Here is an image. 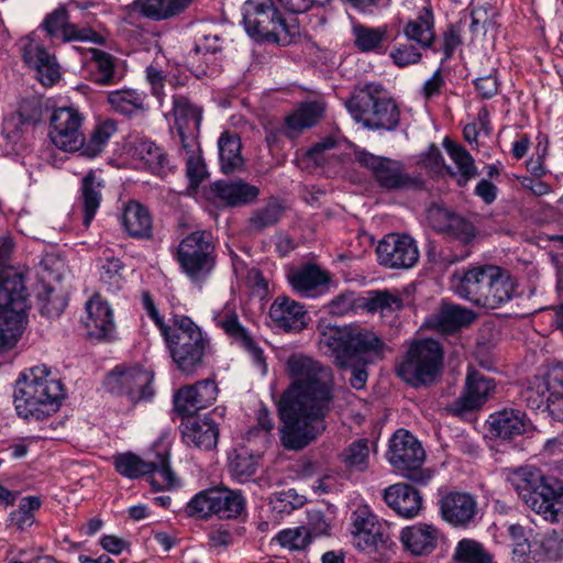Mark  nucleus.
<instances>
[{
  "label": "nucleus",
  "mask_w": 563,
  "mask_h": 563,
  "mask_svg": "<svg viewBox=\"0 0 563 563\" xmlns=\"http://www.w3.org/2000/svg\"><path fill=\"white\" fill-rule=\"evenodd\" d=\"M291 384L283 394L278 411L283 426L280 442L287 450L299 451L325 430L324 418L333 399L332 371L303 354L287 360Z\"/></svg>",
  "instance_id": "1"
},
{
  "label": "nucleus",
  "mask_w": 563,
  "mask_h": 563,
  "mask_svg": "<svg viewBox=\"0 0 563 563\" xmlns=\"http://www.w3.org/2000/svg\"><path fill=\"white\" fill-rule=\"evenodd\" d=\"M320 345L328 347L336 366L351 369L349 383L355 389L365 387L367 365L382 360L386 350L377 334L357 325L330 328L322 333Z\"/></svg>",
  "instance_id": "2"
},
{
  "label": "nucleus",
  "mask_w": 563,
  "mask_h": 563,
  "mask_svg": "<svg viewBox=\"0 0 563 563\" xmlns=\"http://www.w3.org/2000/svg\"><path fill=\"white\" fill-rule=\"evenodd\" d=\"M516 288L510 274L496 265L472 266L451 276V289L456 296L487 309H496L510 301Z\"/></svg>",
  "instance_id": "3"
},
{
  "label": "nucleus",
  "mask_w": 563,
  "mask_h": 563,
  "mask_svg": "<svg viewBox=\"0 0 563 563\" xmlns=\"http://www.w3.org/2000/svg\"><path fill=\"white\" fill-rule=\"evenodd\" d=\"M63 398L60 380L52 377L46 365H38L20 375L13 402L19 417L38 421L55 413Z\"/></svg>",
  "instance_id": "4"
},
{
  "label": "nucleus",
  "mask_w": 563,
  "mask_h": 563,
  "mask_svg": "<svg viewBox=\"0 0 563 563\" xmlns=\"http://www.w3.org/2000/svg\"><path fill=\"white\" fill-rule=\"evenodd\" d=\"M177 369L185 376L195 375L205 364L210 340L189 317L175 314L170 328L162 334Z\"/></svg>",
  "instance_id": "5"
},
{
  "label": "nucleus",
  "mask_w": 563,
  "mask_h": 563,
  "mask_svg": "<svg viewBox=\"0 0 563 563\" xmlns=\"http://www.w3.org/2000/svg\"><path fill=\"white\" fill-rule=\"evenodd\" d=\"M30 309L25 284L12 269L0 275V353L12 349L22 335Z\"/></svg>",
  "instance_id": "6"
},
{
  "label": "nucleus",
  "mask_w": 563,
  "mask_h": 563,
  "mask_svg": "<svg viewBox=\"0 0 563 563\" xmlns=\"http://www.w3.org/2000/svg\"><path fill=\"white\" fill-rule=\"evenodd\" d=\"M345 106L353 119L368 130L390 132L399 125V107L380 84L371 82L356 88Z\"/></svg>",
  "instance_id": "7"
},
{
  "label": "nucleus",
  "mask_w": 563,
  "mask_h": 563,
  "mask_svg": "<svg viewBox=\"0 0 563 563\" xmlns=\"http://www.w3.org/2000/svg\"><path fill=\"white\" fill-rule=\"evenodd\" d=\"M525 504L552 523L563 525V486L544 479L539 471L519 468L509 478Z\"/></svg>",
  "instance_id": "8"
},
{
  "label": "nucleus",
  "mask_w": 563,
  "mask_h": 563,
  "mask_svg": "<svg viewBox=\"0 0 563 563\" xmlns=\"http://www.w3.org/2000/svg\"><path fill=\"white\" fill-rule=\"evenodd\" d=\"M442 357V349L438 341H416L397 366V375L416 388L432 384L440 373Z\"/></svg>",
  "instance_id": "9"
},
{
  "label": "nucleus",
  "mask_w": 563,
  "mask_h": 563,
  "mask_svg": "<svg viewBox=\"0 0 563 563\" xmlns=\"http://www.w3.org/2000/svg\"><path fill=\"white\" fill-rule=\"evenodd\" d=\"M243 23L252 37L274 41L282 45L291 42V27L280 15L275 0H247L243 5Z\"/></svg>",
  "instance_id": "10"
},
{
  "label": "nucleus",
  "mask_w": 563,
  "mask_h": 563,
  "mask_svg": "<svg viewBox=\"0 0 563 563\" xmlns=\"http://www.w3.org/2000/svg\"><path fill=\"white\" fill-rule=\"evenodd\" d=\"M177 261L194 283L203 282L216 265V246L211 232L198 230L181 240Z\"/></svg>",
  "instance_id": "11"
},
{
  "label": "nucleus",
  "mask_w": 563,
  "mask_h": 563,
  "mask_svg": "<svg viewBox=\"0 0 563 563\" xmlns=\"http://www.w3.org/2000/svg\"><path fill=\"white\" fill-rule=\"evenodd\" d=\"M354 158L371 173L375 183L385 190H416L423 187L422 179L407 173L404 164L399 161L378 156L363 148L354 151Z\"/></svg>",
  "instance_id": "12"
},
{
  "label": "nucleus",
  "mask_w": 563,
  "mask_h": 563,
  "mask_svg": "<svg viewBox=\"0 0 563 563\" xmlns=\"http://www.w3.org/2000/svg\"><path fill=\"white\" fill-rule=\"evenodd\" d=\"M426 453L410 432L398 430L389 441L388 461L406 478L426 485L432 477L431 471L423 468Z\"/></svg>",
  "instance_id": "13"
},
{
  "label": "nucleus",
  "mask_w": 563,
  "mask_h": 563,
  "mask_svg": "<svg viewBox=\"0 0 563 563\" xmlns=\"http://www.w3.org/2000/svg\"><path fill=\"white\" fill-rule=\"evenodd\" d=\"M113 464L120 475L131 479L150 475L147 481L154 492L170 489L177 484L167 452L158 453L153 461H144L136 454L126 452L113 456Z\"/></svg>",
  "instance_id": "14"
},
{
  "label": "nucleus",
  "mask_w": 563,
  "mask_h": 563,
  "mask_svg": "<svg viewBox=\"0 0 563 563\" xmlns=\"http://www.w3.org/2000/svg\"><path fill=\"white\" fill-rule=\"evenodd\" d=\"M246 500L240 490L227 487H213L198 493L187 505L190 517L208 518L211 515L220 519H234L245 511Z\"/></svg>",
  "instance_id": "15"
},
{
  "label": "nucleus",
  "mask_w": 563,
  "mask_h": 563,
  "mask_svg": "<svg viewBox=\"0 0 563 563\" xmlns=\"http://www.w3.org/2000/svg\"><path fill=\"white\" fill-rule=\"evenodd\" d=\"M82 115L73 107L54 110L51 117L49 137L53 144L65 152H75L84 145Z\"/></svg>",
  "instance_id": "16"
},
{
  "label": "nucleus",
  "mask_w": 563,
  "mask_h": 563,
  "mask_svg": "<svg viewBox=\"0 0 563 563\" xmlns=\"http://www.w3.org/2000/svg\"><path fill=\"white\" fill-rule=\"evenodd\" d=\"M380 265L391 269H408L419 261V249L416 241L407 234L391 233L386 235L376 247Z\"/></svg>",
  "instance_id": "17"
},
{
  "label": "nucleus",
  "mask_w": 563,
  "mask_h": 563,
  "mask_svg": "<svg viewBox=\"0 0 563 563\" xmlns=\"http://www.w3.org/2000/svg\"><path fill=\"white\" fill-rule=\"evenodd\" d=\"M153 372L133 367L112 372L108 376L107 386L112 393L124 394L131 401L139 402L153 397Z\"/></svg>",
  "instance_id": "18"
},
{
  "label": "nucleus",
  "mask_w": 563,
  "mask_h": 563,
  "mask_svg": "<svg viewBox=\"0 0 563 563\" xmlns=\"http://www.w3.org/2000/svg\"><path fill=\"white\" fill-rule=\"evenodd\" d=\"M494 379L478 371H470L465 382L464 393L446 406V411L455 417L479 409L495 391Z\"/></svg>",
  "instance_id": "19"
},
{
  "label": "nucleus",
  "mask_w": 563,
  "mask_h": 563,
  "mask_svg": "<svg viewBox=\"0 0 563 563\" xmlns=\"http://www.w3.org/2000/svg\"><path fill=\"white\" fill-rule=\"evenodd\" d=\"M442 519L455 528H467L475 522L478 505L475 496L466 492L452 490L439 499Z\"/></svg>",
  "instance_id": "20"
},
{
  "label": "nucleus",
  "mask_w": 563,
  "mask_h": 563,
  "mask_svg": "<svg viewBox=\"0 0 563 563\" xmlns=\"http://www.w3.org/2000/svg\"><path fill=\"white\" fill-rule=\"evenodd\" d=\"M218 396L214 380L207 378L179 388L174 395V406L178 413L188 418L213 404Z\"/></svg>",
  "instance_id": "21"
},
{
  "label": "nucleus",
  "mask_w": 563,
  "mask_h": 563,
  "mask_svg": "<svg viewBox=\"0 0 563 563\" xmlns=\"http://www.w3.org/2000/svg\"><path fill=\"white\" fill-rule=\"evenodd\" d=\"M213 320L224 333L235 343L244 347L253 357V361L261 367L262 372H266V363L262 349H260L250 332L240 323L236 312L228 305L214 312Z\"/></svg>",
  "instance_id": "22"
},
{
  "label": "nucleus",
  "mask_w": 563,
  "mask_h": 563,
  "mask_svg": "<svg viewBox=\"0 0 563 563\" xmlns=\"http://www.w3.org/2000/svg\"><path fill=\"white\" fill-rule=\"evenodd\" d=\"M269 318L276 328L286 332H298L307 325L305 307L285 295L274 299L269 308Z\"/></svg>",
  "instance_id": "23"
},
{
  "label": "nucleus",
  "mask_w": 563,
  "mask_h": 563,
  "mask_svg": "<svg viewBox=\"0 0 563 563\" xmlns=\"http://www.w3.org/2000/svg\"><path fill=\"white\" fill-rule=\"evenodd\" d=\"M180 430L183 440L188 446L209 451L218 443L219 428L209 416L189 417L181 422Z\"/></svg>",
  "instance_id": "24"
},
{
  "label": "nucleus",
  "mask_w": 563,
  "mask_h": 563,
  "mask_svg": "<svg viewBox=\"0 0 563 563\" xmlns=\"http://www.w3.org/2000/svg\"><path fill=\"white\" fill-rule=\"evenodd\" d=\"M384 500L400 517L415 518L422 509V496L418 489L397 483L384 490Z\"/></svg>",
  "instance_id": "25"
},
{
  "label": "nucleus",
  "mask_w": 563,
  "mask_h": 563,
  "mask_svg": "<svg viewBox=\"0 0 563 563\" xmlns=\"http://www.w3.org/2000/svg\"><path fill=\"white\" fill-rule=\"evenodd\" d=\"M42 25L51 38H60L63 42H97V34L91 29H77L75 24L68 22V13L64 7L48 14Z\"/></svg>",
  "instance_id": "26"
},
{
  "label": "nucleus",
  "mask_w": 563,
  "mask_h": 563,
  "mask_svg": "<svg viewBox=\"0 0 563 563\" xmlns=\"http://www.w3.org/2000/svg\"><path fill=\"white\" fill-rule=\"evenodd\" d=\"M431 218L433 228L449 240L468 245L476 236V230L472 222L448 210L438 209L431 213Z\"/></svg>",
  "instance_id": "27"
},
{
  "label": "nucleus",
  "mask_w": 563,
  "mask_h": 563,
  "mask_svg": "<svg viewBox=\"0 0 563 563\" xmlns=\"http://www.w3.org/2000/svg\"><path fill=\"white\" fill-rule=\"evenodd\" d=\"M87 317L85 327L89 336L96 339H111L114 334L115 325L113 314L108 302L99 296L92 297L86 305Z\"/></svg>",
  "instance_id": "28"
},
{
  "label": "nucleus",
  "mask_w": 563,
  "mask_h": 563,
  "mask_svg": "<svg viewBox=\"0 0 563 563\" xmlns=\"http://www.w3.org/2000/svg\"><path fill=\"white\" fill-rule=\"evenodd\" d=\"M22 56L24 62L37 71L38 79L44 86H52L59 79L56 58L43 46L30 42L23 47Z\"/></svg>",
  "instance_id": "29"
},
{
  "label": "nucleus",
  "mask_w": 563,
  "mask_h": 563,
  "mask_svg": "<svg viewBox=\"0 0 563 563\" xmlns=\"http://www.w3.org/2000/svg\"><path fill=\"white\" fill-rule=\"evenodd\" d=\"M294 290L303 297H316L327 288L330 277L314 264H307L288 274Z\"/></svg>",
  "instance_id": "30"
},
{
  "label": "nucleus",
  "mask_w": 563,
  "mask_h": 563,
  "mask_svg": "<svg viewBox=\"0 0 563 563\" xmlns=\"http://www.w3.org/2000/svg\"><path fill=\"white\" fill-rule=\"evenodd\" d=\"M354 47L361 53L385 54L389 37L387 25L369 26L362 23H353L351 29Z\"/></svg>",
  "instance_id": "31"
},
{
  "label": "nucleus",
  "mask_w": 563,
  "mask_h": 563,
  "mask_svg": "<svg viewBox=\"0 0 563 563\" xmlns=\"http://www.w3.org/2000/svg\"><path fill=\"white\" fill-rule=\"evenodd\" d=\"M212 191L228 207L251 205L260 196L258 187L243 180H219L212 185Z\"/></svg>",
  "instance_id": "32"
},
{
  "label": "nucleus",
  "mask_w": 563,
  "mask_h": 563,
  "mask_svg": "<svg viewBox=\"0 0 563 563\" xmlns=\"http://www.w3.org/2000/svg\"><path fill=\"white\" fill-rule=\"evenodd\" d=\"M439 530L426 523L407 527L401 531L400 540L413 555H429L438 545Z\"/></svg>",
  "instance_id": "33"
},
{
  "label": "nucleus",
  "mask_w": 563,
  "mask_h": 563,
  "mask_svg": "<svg viewBox=\"0 0 563 563\" xmlns=\"http://www.w3.org/2000/svg\"><path fill=\"white\" fill-rule=\"evenodd\" d=\"M402 32L408 41L417 43L421 48H432L435 41L432 9L430 7L420 9L417 16L405 24Z\"/></svg>",
  "instance_id": "34"
},
{
  "label": "nucleus",
  "mask_w": 563,
  "mask_h": 563,
  "mask_svg": "<svg viewBox=\"0 0 563 563\" xmlns=\"http://www.w3.org/2000/svg\"><path fill=\"white\" fill-rule=\"evenodd\" d=\"M489 427L494 435L508 440L525 433L528 429L526 413L519 409H504L489 417Z\"/></svg>",
  "instance_id": "35"
},
{
  "label": "nucleus",
  "mask_w": 563,
  "mask_h": 563,
  "mask_svg": "<svg viewBox=\"0 0 563 563\" xmlns=\"http://www.w3.org/2000/svg\"><path fill=\"white\" fill-rule=\"evenodd\" d=\"M102 187V180L97 177L93 170H89L81 180L80 201L84 213L82 223L86 228L90 225L100 207Z\"/></svg>",
  "instance_id": "36"
},
{
  "label": "nucleus",
  "mask_w": 563,
  "mask_h": 563,
  "mask_svg": "<svg viewBox=\"0 0 563 563\" xmlns=\"http://www.w3.org/2000/svg\"><path fill=\"white\" fill-rule=\"evenodd\" d=\"M90 78L99 85H112L119 80L115 58L99 48L87 51Z\"/></svg>",
  "instance_id": "37"
},
{
  "label": "nucleus",
  "mask_w": 563,
  "mask_h": 563,
  "mask_svg": "<svg viewBox=\"0 0 563 563\" xmlns=\"http://www.w3.org/2000/svg\"><path fill=\"white\" fill-rule=\"evenodd\" d=\"M122 223L128 234L135 239L152 236V217L148 210L139 202H130L122 214Z\"/></svg>",
  "instance_id": "38"
},
{
  "label": "nucleus",
  "mask_w": 563,
  "mask_h": 563,
  "mask_svg": "<svg viewBox=\"0 0 563 563\" xmlns=\"http://www.w3.org/2000/svg\"><path fill=\"white\" fill-rule=\"evenodd\" d=\"M173 113L177 131L200 130L202 108L183 95L173 97Z\"/></svg>",
  "instance_id": "39"
},
{
  "label": "nucleus",
  "mask_w": 563,
  "mask_h": 563,
  "mask_svg": "<svg viewBox=\"0 0 563 563\" xmlns=\"http://www.w3.org/2000/svg\"><path fill=\"white\" fill-rule=\"evenodd\" d=\"M191 0H137L134 9L152 20H165L180 13Z\"/></svg>",
  "instance_id": "40"
},
{
  "label": "nucleus",
  "mask_w": 563,
  "mask_h": 563,
  "mask_svg": "<svg viewBox=\"0 0 563 563\" xmlns=\"http://www.w3.org/2000/svg\"><path fill=\"white\" fill-rule=\"evenodd\" d=\"M323 106L320 102H308L286 118V135L290 139L299 132L314 125L323 114Z\"/></svg>",
  "instance_id": "41"
},
{
  "label": "nucleus",
  "mask_w": 563,
  "mask_h": 563,
  "mask_svg": "<svg viewBox=\"0 0 563 563\" xmlns=\"http://www.w3.org/2000/svg\"><path fill=\"white\" fill-rule=\"evenodd\" d=\"M476 318L475 312L459 305H443L435 316V327L443 332H454L468 325Z\"/></svg>",
  "instance_id": "42"
},
{
  "label": "nucleus",
  "mask_w": 563,
  "mask_h": 563,
  "mask_svg": "<svg viewBox=\"0 0 563 563\" xmlns=\"http://www.w3.org/2000/svg\"><path fill=\"white\" fill-rule=\"evenodd\" d=\"M221 170L224 174H232L243 166L241 156L240 137L224 132L218 141Z\"/></svg>",
  "instance_id": "43"
},
{
  "label": "nucleus",
  "mask_w": 563,
  "mask_h": 563,
  "mask_svg": "<svg viewBox=\"0 0 563 563\" xmlns=\"http://www.w3.org/2000/svg\"><path fill=\"white\" fill-rule=\"evenodd\" d=\"M135 154L155 175L165 177L172 170L166 154L152 141L141 140L135 147Z\"/></svg>",
  "instance_id": "44"
},
{
  "label": "nucleus",
  "mask_w": 563,
  "mask_h": 563,
  "mask_svg": "<svg viewBox=\"0 0 563 563\" xmlns=\"http://www.w3.org/2000/svg\"><path fill=\"white\" fill-rule=\"evenodd\" d=\"M146 93L135 89H121L108 93V102L112 110L123 115H132L144 111Z\"/></svg>",
  "instance_id": "45"
},
{
  "label": "nucleus",
  "mask_w": 563,
  "mask_h": 563,
  "mask_svg": "<svg viewBox=\"0 0 563 563\" xmlns=\"http://www.w3.org/2000/svg\"><path fill=\"white\" fill-rule=\"evenodd\" d=\"M261 454H253L246 449L235 451L230 462V473L238 483L249 482L257 472Z\"/></svg>",
  "instance_id": "46"
},
{
  "label": "nucleus",
  "mask_w": 563,
  "mask_h": 563,
  "mask_svg": "<svg viewBox=\"0 0 563 563\" xmlns=\"http://www.w3.org/2000/svg\"><path fill=\"white\" fill-rule=\"evenodd\" d=\"M285 207L277 198H271L263 207L252 212L249 219L250 229L254 232H262L265 229L279 222L284 214Z\"/></svg>",
  "instance_id": "47"
},
{
  "label": "nucleus",
  "mask_w": 563,
  "mask_h": 563,
  "mask_svg": "<svg viewBox=\"0 0 563 563\" xmlns=\"http://www.w3.org/2000/svg\"><path fill=\"white\" fill-rule=\"evenodd\" d=\"M443 146L459 168L461 174L459 185H465L477 173L473 157L465 147L454 143L449 137H444Z\"/></svg>",
  "instance_id": "48"
},
{
  "label": "nucleus",
  "mask_w": 563,
  "mask_h": 563,
  "mask_svg": "<svg viewBox=\"0 0 563 563\" xmlns=\"http://www.w3.org/2000/svg\"><path fill=\"white\" fill-rule=\"evenodd\" d=\"M115 131L117 125L114 121L108 120L98 124L92 131L88 142H84L81 155L90 158L98 156Z\"/></svg>",
  "instance_id": "49"
},
{
  "label": "nucleus",
  "mask_w": 563,
  "mask_h": 563,
  "mask_svg": "<svg viewBox=\"0 0 563 563\" xmlns=\"http://www.w3.org/2000/svg\"><path fill=\"white\" fill-rule=\"evenodd\" d=\"M369 452L368 440L357 439L343 451L342 462L349 470L364 472L368 467Z\"/></svg>",
  "instance_id": "50"
},
{
  "label": "nucleus",
  "mask_w": 563,
  "mask_h": 563,
  "mask_svg": "<svg viewBox=\"0 0 563 563\" xmlns=\"http://www.w3.org/2000/svg\"><path fill=\"white\" fill-rule=\"evenodd\" d=\"M454 560L461 563H492L493 558L479 542L463 539L455 548Z\"/></svg>",
  "instance_id": "51"
},
{
  "label": "nucleus",
  "mask_w": 563,
  "mask_h": 563,
  "mask_svg": "<svg viewBox=\"0 0 563 563\" xmlns=\"http://www.w3.org/2000/svg\"><path fill=\"white\" fill-rule=\"evenodd\" d=\"M41 507V499L26 496L20 500L19 508L10 514V521L19 530H25L34 523L33 512Z\"/></svg>",
  "instance_id": "52"
},
{
  "label": "nucleus",
  "mask_w": 563,
  "mask_h": 563,
  "mask_svg": "<svg viewBox=\"0 0 563 563\" xmlns=\"http://www.w3.org/2000/svg\"><path fill=\"white\" fill-rule=\"evenodd\" d=\"M390 539L382 532L380 526L363 533H357L353 538V544L361 551L372 553L389 547Z\"/></svg>",
  "instance_id": "53"
},
{
  "label": "nucleus",
  "mask_w": 563,
  "mask_h": 563,
  "mask_svg": "<svg viewBox=\"0 0 563 563\" xmlns=\"http://www.w3.org/2000/svg\"><path fill=\"white\" fill-rule=\"evenodd\" d=\"M223 38L217 30H203L196 38L194 52L199 54H218L223 48Z\"/></svg>",
  "instance_id": "54"
},
{
  "label": "nucleus",
  "mask_w": 563,
  "mask_h": 563,
  "mask_svg": "<svg viewBox=\"0 0 563 563\" xmlns=\"http://www.w3.org/2000/svg\"><path fill=\"white\" fill-rule=\"evenodd\" d=\"M277 541L282 547L289 550H303L310 544L311 538L309 530L301 527L280 531L277 534Z\"/></svg>",
  "instance_id": "55"
},
{
  "label": "nucleus",
  "mask_w": 563,
  "mask_h": 563,
  "mask_svg": "<svg viewBox=\"0 0 563 563\" xmlns=\"http://www.w3.org/2000/svg\"><path fill=\"white\" fill-rule=\"evenodd\" d=\"M540 404H548L553 396L563 395V364L553 366L547 374Z\"/></svg>",
  "instance_id": "56"
},
{
  "label": "nucleus",
  "mask_w": 563,
  "mask_h": 563,
  "mask_svg": "<svg viewBox=\"0 0 563 563\" xmlns=\"http://www.w3.org/2000/svg\"><path fill=\"white\" fill-rule=\"evenodd\" d=\"M100 269V279L103 284L108 285L110 290L121 287L123 265L119 258H104Z\"/></svg>",
  "instance_id": "57"
},
{
  "label": "nucleus",
  "mask_w": 563,
  "mask_h": 563,
  "mask_svg": "<svg viewBox=\"0 0 563 563\" xmlns=\"http://www.w3.org/2000/svg\"><path fill=\"white\" fill-rule=\"evenodd\" d=\"M402 307V300L388 290L375 291L368 301L369 310H379L380 312L397 311Z\"/></svg>",
  "instance_id": "58"
},
{
  "label": "nucleus",
  "mask_w": 563,
  "mask_h": 563,
  "mask_svg": "<svg viewBox=\"0 0 563 563\" xmlns=\"http://www.w3.org/2000/svg\"><path fill=\"white\" fill-rule=\"evenodd\" d=\"M30 122V118L22 113L12 115L3 121L2 133L10 143L16 145L23 136L25 126L29 125Z\"/></svg>",
  "instance_id": "59"
},
{
  "label": "nucleus",
  "mask_w": 563,
  "mask_h": 563,
  "mask_svg": "<svg viewBox=\"0 0 563 563\" xmlns=\"http://www.w3.org/2000/svg\"><path fill=\"white\" fill-rule=\"evenodd\" d=\"M421 57L420 51L412 44L400 45L390 53V58L399 67L417 64Z\"/></svg>",
  "instance_id": "60"
},
{
  "label": "nucleus",
  "mask_w": 563,
  "mask_h": 563,
  "mask_svg": "<svg viewBox=\"0 0 563 563\" xmlns=\"http://www.w3.org/2000/svg\"><path fill=\"white\" fill-rule=\"evenodd\" d=\"M541 547L550 559H561L563 556V531L547 532L541 541Z\"/></svg>",
  "instance_id": "61"
},
{
  "label": "nucleus",
  "mask_w": 563,
  "mask_h": 563,
  "mask_svg": "<svg viewBox=\"0 0 563 563\" xmlns=\"http://www.w3.org/2000/svg\"><path fill=\"white\" fill-rule=\"evenodd\" d=\"M462 44L461 30L457 25L451 24L443 33L442 37V52L443 59L442 63L452 58L457 46Z\"/></svg>",
  "instance_id": "62"
},
{
  "label": "nucleus",
  "mask_w": 563,
  "mask_h": 563,
  "mask_svg": "<svg viewBox=\"0 0 563 563\" xmlns=\"http://www.w3.org/2000/svg\"><path fill=\"white\" fill-rule=\"evenodd\" d=\"M186 161V175L191 186H198L207 176V168L202 157L197 155H189L185 157Z\"/></svg>",
  "instance_id": "63"
},
{
  "label": "nucleus",
  "mask_w": 563,
  "mask_h": 563,
  "mask_svg": "<svg viewBox=\"0 0 563 563\" xmlns=\"http://www.w3.org/2000/svg\"><path fill=\"white\" fill-rule=\"evenodd\" d=\"M379 526L375 522V517L369 515L366 509H361L353 512L351 530L353 538L357 533L367 532Z\"/></svg>",
  "instance_id": "64"
}]
</instances>
